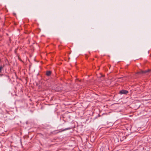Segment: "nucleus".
Masks as SVG:
<instances>
[{
  "instance_id": "nucleus-1",
  "label": "nucleus",
  "mask_w": 151,
  "mask_h": 151,
  "mask_svg": "<svg viewBox=\"0 0 151 151\" xmlns=\"http://www.w3.org/2000/svg\"><path fill=\"white\" fill-rule=\"evenodd\" d=\"M128 91L125 90H122L120 91L119 93L121 94H127L128 93Z\"/></svg>"
},
{
  "instance_id": "nucleus-2",
  "label": "nucleus",
  "mask_w": 151,
  "mask_h": 151,
  "mask_svg": "<svg viewBox=\"0 0 151 151\" xmlns=\"http://www.w3.org/2000/svg\"><path fill=\"white\" fill-rule=\"evenodd\" d=\"M149 71V70H147L145 71H143L140 70L137 73V74H144L145 73Z\"/></svg>"
},
{
  "instance_id": "nucleus-3",
  "label": "nucleus",
  "mask_w": 151,
  "mask_h": 151,
  "mask_svg": "<svg viewBox=\"0 0 151 151\" xmlns=\"http://www.w3.org/2000/svg\"><path fill=\"white\" fill-rule=\"evenodd\" d=\"M51 74V71H47L46 75L47 76H49Z\"/></svg>"
},
{
  "instance_id": "nucleus-4",
  "label": "nucleus",
  "mask_w": 151,
  "mask_h": 151,
  "mask_svg": "<svg viewBox=\"0 0 151 151\" xmlns=\"http://www.w3.org/2000/svg\"><path fill=\"white\" fill-rule=\"evenodd\" d=\"M2 69H3V66H0V73L1 72V71ZM2 76V75H1V74H0V76Z\"/></svg>"
}]
</instances>
